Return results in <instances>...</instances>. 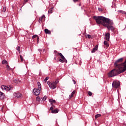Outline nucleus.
Returning <instances> with one entry per match:
<instances>
[{
	"mask_svg": "<svg viewBox=\"0 0 126 126\" xmlns=\"http://www.w3.org/2000/svg\"><path fill=\"white\" fill-rule=\"evenodd\" d=\"M94 18L97 24H100V25H103L104 27H106L108 31L111 30L113 32L115 30V28L113 26L114 22L111 19L102 16H94Z\"/></svg>",
	"mask_w": 126,
	"mask_h": 126,
	"instance_id": "obj_1",
	"label": "nucleus"
},
{
	"mask_svg": "<svg viewBox=\"0 0 126 126\" xmlns=\"http://www.w3.org/2000/svg\"><path fill=\"white\" fill-rule=\"evenodd\" d=\"M47 84L49 85L51 89H56V88H57V83H55L54 82H51L50 81H48Z\"/></svg>",
	"mask_w": 126,
	"mask_h": 126,
	"instance_id": "obj_4",
	"label": "nucleus"
},
{
	"mask_svg": "<svg viewBox=\"0 0 126 126\" xmlns=\"http://www.w3.org/2000/svg\"><path fill=\"white\" fill-rule=\"evenodd\" d=\"M52 107H53V108L55 109L56 106L55 105H54L53 104H52Z\"/></svg>",
	"mask_w": 126,
	"mask_h": 126,
	"instance_id": "obj_40",
	"label": "nucleus"
},
{
	"mask_svg": "<svg viewBox=\"0 0 126 126\" xmlns=\"http://www.w3.org/2000/svg\"><path fill=\"white\" fill-rule=\"evenodd\" d=\"M38 51H39V52H42V50H41V49H38Z\"/></svg>",
	"mask_w": 126,
	"mask_h": 126,
	"instance_id": "obj_42",
	"label": "nucleus"
},
{
	"mask_svg": "<svg viewBox=\"0 0 126 126\" xmlns=\"http://www.w3.org/2000/svg\"><path fill=\"white\" fill-rule=\"evenodd\" d=\"M17 50H18V52L20 51V47H19V46L18 47Z\"/></svg>",
	"mask_w": 126,
	"mask_h": 126,
	"instance_id": "obj_34",
	"label": "nucleus"
},
{
	"mask_svg": "<svg viewBox=\"0 0 126 126\" xmlns=\"http://www.w3.org/2000/svg\"><path fill=\"white\" fill-rule=\"evenodd\" d=\"M44 32H45L46 34H51V31L48 30V29H45L44 30Z\"/></svg>",
	"mask_w": 126,
	"mask_h": 126,
	"instance_id": "obj_13",
	"label": "nucleus"
},
{
	"mask_svg": "<svg viewBox=\"0 0 126 126\" xmlns=\"http://www.w3.org/2000/svg\"><path fill=\"white\" fill-rule=\"evenodd\" d=\"M118 12L120 13H122L123 14H125L126 13V12L125 11L119 10H118Z\"/></svg>",
	"mask_w": 126,
	"mask_h": 126,
	"instance_id": "obj_20",
	"label": "nucleus"
},
{
	"mask_svg": "<svg viewBox=\"0 0 126 126\" xmlns=\"http://www.w3.org/2000/svg\"><path fill=\"white\" fill-rule=\"evenodd\" d=\"M6 67L8 70H9V69H10V67L9 66V65H6Z\"/></svg>",
	"mask_w": 126,
	"mask_h": 126,
	"instance_id": "obj_27",
	"label": "nucleus"
},
{
	"mask_svg": "<svg viewBox=\"0 0 126 126\" xmlns=\"http://www.w3.org/2000/svg\"><path fill=\"white\" fill-rule=\"evenodd\" d=\"M54 9V7L50 8L48 10V13L52 14L53 13V10Z\"/></svg>",
	"mask_w": 126,
	"mask_h": 126,
	"instance_id": "obj_17",
	"label": "nucleus"
},
{
	"mask_svg": "<svg viewBox=\"0 0 126 126\" xmlns=\"http://www.w3.org/2000/svg\"><path fill=\"white\" fill-rule=\"evenodd\" d=\"M87 37H88V39H91V35L90 34H87Z\"/></svg>",
	"mask_w": 126,
	"mask_h": 126,
	"instance_id": "obj_28",
	"label": "nucleus"
},
{
	"mask_svg": "<svg viewBox=\"0 0 126 126\" xmlns=\"http://www.w3.org/2000/svg\"><path fill=\"white\" fill-rule=\"evenodd\" d=\"M50 111H54V107L51 106L50 109Z\"/></svg>",
	"mask_w": 126,
	"mask_h": 126,
	"instance_id": "obj_32",
	"label": "nucleus"
},
{
	"mask_svg": "<svg viewBox=\"0 0 126 126\" xmlns=\"http://www.w3.org/2000/svg\"><path fill=\"white\" fill-rule=\"evenodd\" d=\"M14 96L16 97V98H19L20 97H21V94L20 93H15L14 94Z\"/></svg>",
	"mask_w": 126,
	"mask_h": 126,
	"instance_id": "obj_11",
	"label": "nucleus"
},
{
	"mask_svg": "<svg viewBox=\"0 0 126 126\" xmlns=\"http://www.w3.org/2000/svg\"><path fill=\"white\" fill-rule=\"evenodd\" d=\"M79 6H81V4L80 3V4H79Z\"/></svg>",
	"mask_w": 126,
	"mask_h": 126,
	"instance_id": "obj_43",
	"label": "nucleus"
},
{
	"mask_svg": "<svg viewBox=\"0 0 126 126\" xmlns=\"http://www.w3.org/2000/svg\"><path fill=\"white\" fill-rule=\"evenodd\" d=\"M51 113L52 114H58V113H59V109H56L55 110H53L51 111Z\"/></svg>",
	"mask_w": 126,
	"mask_h": 126,
	"instance_id": "obj_14",
	"label": "nucleus"
},
{
	"mask_svg": "<svg viewBox=\"0 0 126 126\" xmlns=\"http://www.w3.org/2000/svg\"><path fill=\"white\" fill-rule=\"evenodd\" d=\"M110 32H107L105 34V39H106V41H110Z\"/></svg>",
	"mask_w": 126,
	"mask_h": 126,
	"instance_id": "obj_9",
	"label": "nucleus"
},
{
	"mask_svg": "<svg viewBox=\"0 0 126 126\" xmlns=\"http://www.w3.org/2000/svg\"><path fill=\"white\" fill-rule=\"evenodd\" d=\"M2 64H4L5 63H7V61L5 60H4L2 61Z\"/></svg>",
	"mask_w": 126,
	"mask_h": 126,
	"instance_id": "obj_22",
	"label": "nucleus"
},
{
	"mask_svg": "<svg viewBox=\"0 0 126 126\" xmlns=\"http://www.w3.org/2000/svg\"><path fill=\"white\" fill-rule=\"evenodd\" d=\"M54 53L55 54H57V53H58V51H57L56 50L54 51Z\"/></svg>",
	"mask_w": 126,
	"mask_h": 126,
	"instance_id": "obj_41",
	"label": "nucleus"
},
{
	"mask_svg": "<svg viewBox=\"0 0 126 126\" xmlns=\"http://www.w3.org/2000/svg\"><path fill=\"white\" fill-rule=\"evenodd\" d=\"M38 37V35L37 34H35L32 36V39H35V38H37Z\"/></svg>",
	"mask_w": 126,
	"mask_h": 126,
	"instance_id": "obj_26",
	"label": "nucleus"
},
{
	"mask_svg": "<svg viewBox=\"0 0 126 126\" xmlns=\"http://www.w3.org/2000/svg\"><path fill=\"white\" fill-rule=\"evenodd\" d=\"M59 61L60 62V63H64V60H63V59H62V58L61 59H59Z\"/></svg>",
	"mask_w": 126,
	"mask_h": 126,
	"instance_id": "obj_24",
	"label": "nucleus"
},
{
	"mask_svg": "<svg viewBox=\"0 0 126 126\" xmlns=\"http://www.w3.org/2000/svg\"><path fill=\"white\" fill-rule=\"evenodd\" d=\"M48 80H49V77H46L44 79V82H47V81H48Z\"/></svg>",
	"mask_w": 126,
	"mask_h": 126,
	"instance_id": "obj_23",
	"label": "nucleus"
},
{
	"mask_svg": "<svg viewBox=\"0 0 126 126\" xmlns=\"http://www.w3.org/2000/svg\"><path fill=\"white\" fill-rule=\"evenodd\" d=\"M49 102L51 103V105H53L54 104V103H56V100H54V99H50L49 100Z\"/></svg>",
	"mask_w": 126,
	"mask_h": 126,
	"instance_id": "obj_16",
	"label": "nucleus"
},
{
	"mask_svg": "<svg viewBox=\"0 0 126 126\" xmlns=\"http://www.w3.org/2000/svg\"><path fill=\"white\" fill-rule=\"evenodd\" d=\"M1 88L2 90H5L6 91H9L10 90V87H8L4 85H2Z\"/></svg>",
	"mask_w": 126,
	"mask_h": 126,
	"instance_id": "obj_6",
	"label": "nucleus"
},
{
	"mask_svg": "<svg viewBox=\"0 0 126 126\" xmlns=\"http://www.w3.org/2000/svg\"><path fill=\"white\" fill-rule=\"evenodd\" d=\"M120 85V82L118 81H114L112 83V87H113V88H119Z\"/></svg>",
	"mask_w": 126,
	"mask_h": 126,
	"instance_id": "obj_5",
	"label": "nucleus"
},
{
	"mask_svg": "<svg viewBox=\"0 0 126 126\" xmlns=\"http://www.w3.org/2000/svg\"><path fill=\"white\" fill-rule=\"evenodd\" d=\"M74 94H75V91H73L71 93V95H69V98H71V97H73V95H74Z\"/></svg>",
	"mask_w": 126,
	"mask_h": 126,
	"instance_id": "obj_18",
	"label": "nucleus"
},
{
	"mask_svg": "<svg viewBox=\"0 0 126 126\" xmlns=\"http://www.w3.org/2000/svg\"><path fill=\"white\" fill-rule=\"evenodd\" d=\"M123 60V58H120L115 62L114 65L116 68L112 69L108 73V77H115V76L121 74L122 72H125V71H124V69H123V67L120 65V63H122Z\"/></svg>",
	"mask_w": 126,
	"mask_h": 126,
	"instance_id": "obj_2",
	"label": "nucleus"
},
{
	"mask_svg": "<svg viewBox=\"0 0 126 126\" xmlns=\"http://www.w3.org/2000/svg\"><path fill=\"white\" fill-rule=\"evenodd\" d=\"M45 18H46V17H45V15H43L41 16L40 17H39V19L38 20V22H39V23L44 22V21H45Z\"/></svg>",
	"mask_w": 126,
	"mask_h": 126,
	"instance_id": "obj_7",
	"label": "nucleus"
},
{
	"mask_svg": "<svg viewBox=\"0 0 126 126\" xmlns=\"http://www.w3.org/2000/svg\"><path fill=\"white\" fill-rule=\"evenodd\" d=\"M88 94H89V96H92V92H89Z\"/></svg>",
	"mask_w": 126,
	"mask_h": 126,
	"instance_id": "obj_31",
	"label": "nucleus"
},
{
	"mask_svg": "<svg viewBox=\"0 0 126 126\" xmlns=\"http://www.w3.org/2000/svg\"><path fill=\"white\" fill-rule=\"evenodd\" d=\"M29 0H24V2H28V1H29Z\"/></svg>",
	"mask_w": 126,
	"mask_h": 126,
	"instance_id": "obj_38",
	"label": "nucleus"
},
{
	"mask_svg": "<svg viewBox=\"0 0 126 126\" xmlns=\"http://www.w3.org/2000/svg\"><path fill=\"white\" fill-rule=\"evenodd\" d=\"M97 50H98V45H96L95 47L93 48V50L91 51V53H95V52H96V51H97Z\"/></svg>",
	"mask_w": 126,
	"mask_h": 126,
	"instance_id": "obj_12",
	"label": "nucleus"
},
{
	"mask_svg": "<svg viewBox=\"0 0 126 126\" xmlns=\"http://www.w3.org/2000/svg\"><path fill=\"white\" fill-rule=\"evenodd\" d=\"M36 100H38L39 101V100H40V97L37 96L36 97Z\"/></svg>",
	"mask_w": 126,
	"mask_h": 126,
	"instance_id": "obj_36",
	"label": "nucleus"
},
{
	"mask_svg": "<svg viewBox=\"0 0 126 126\" xmlns=\"http://www.w3.org/2000/svg\"><path fill=\"white\" fill-rule=\"evenodd\" d=\"M2 11V12H5V11H6V7H3Z\"/></svg>",
	"mask_w": 126,
	"mask_h": 126,
	"instance_id": "obj_25",
	"label": "nucleus"
},
{
	"mask_svg": "<svg viewBox=\"0 0 126 126\" xmlns=\"http://www.w3.org/2000/svg\"><path fill=\"white\" fill-rule=\"evenodd\" d=\"M98 10H100V8H98Z\"/></svg>",
	"mask_w": 126,
	"mask_h": 126,
	"instance_id": "obj_44",
	"label": "nucleus"
},
{
	"mask_svg": "<svg viewBox=\"0 0 126 126\" xmlns=\"http://www.w3.org/2000/svg\"><path fill=\"white\" fill-rule=\"evenodd\" d=\"M108 41H109L105 40L103 42L104 45H105V46H106V47H107V48L109 47V46H110L109 43H108Z\"/></svg>",
	"mask_w": 126,
	"mask_h": 126,
	"instance_id": "obj_15",
	"label": "nucleus"
},
{
	"mask_svg": "<svg viewBox=\"0 0 126 126\" xmlns=\"http://www.w3.org/2000/svg\"><path fill=\"white\" fill-rule=\"evenodd\" d=\"M74 2H77V1H78L79 0H73Z\"/></svg>",
	"mask_w": 126,
	"mask_h": 126,
	"instance_id": "obj_37",
	"label": "nucleus"
},
{
	"mask_svg": "<svg viewBox=\"0 0 126 126\" xmlns=\"http://www.w3.org/2000/svg\"><path fill=\"white\" fill-rule=\"evenodd\" d=\"M36 38H37V42H39V36H37V37H36Z\"/></svg>",
	"mask_w": 126,
	"mask_h": 126,
	"instance_id": "obj_39",
	"label": "nucleus"
},
{
	"mask_svg": "<svg viewBox=\"0 0 126 126\" xmlns=\"http://www.w3.org/2000/svg\"><path fill=\"white\" fill-rule=\"evenodd\" d=\"M99 117H101V114H96L95 116V119H98V118H99Z\"/></svg>",
	"mask_w": 126,
	"mask_h": 126,
	"instance_id": "obj_21",
	"label": "nucleus"
},
{
	"mask_svg": "<svg viewBox=\"0 0 126 126\" xmlns=\"http://www.w3.org/2000/svg\"><path fill=\"white\" fill-rule=\"evenodd\" d=\"M21 62H23V57L21 55L20 56Z\"/></svg>",
	"mask_w": 126,
	"mask_h": 126,
	"instance_id": "obj_29",
	"label": "nucleus"
},
{
	"mask_svg": "<svg viewBox=\"0 0 126 126\" xmlns=\"http://www.w3.org/2000/svg\"><path fill=\"white\" fill-rule=\"evenodd\" d=\"M5 97V95H4V94L3 93H2L0 92V100H3Z\"/></svg>",
	"mask_w": 126,
	"mask_h": 126,
	"instance_id": "obj_10",
	"label": "nucleus"
},
{
	"mask_svg": "<svg viewBox=\"0 0 126 126\" xmlns=\"http://www.w3.org/2000/svg\"><path fill=\"white\" fill-rule=\"evenodd\" d=\"M72 81H73L74 84H76V81H75V80H72Z\"/></svg>",
	"mask_w": 126,
	"mask_h": 126,
	"instance_id": "obj_35",
	"label": "nucleus"
},
{
	"mask_svg": "<svg viewBox=\"0 0 126 126\" xmlns=\"http://www.w3.org/2000/svg\"><path fill=\"white\" fill-rule=\"evenodd\" d=\"M13 82L17 84V83L20 82V81L18 79H16L13 80Z\"/></svg>",
	"mask_w": 126,
	"mask_h": 126,
	"instance_id": "obj_19",
	"label": "nucleus"
},
{
	"mask_svg": "<svg viewBox=\"0 0 126 126\" xmlns=\"http://www.w3.org/2000/svg\"><path fill=\"white\" fill-rule=\"evenodd\" d=\"M59 80H56L55 81V82H54V83H57V84H58V83H59Z\"/></svg>",
	"mask_w": 126,
	"mask_h": 126,
	"instance_id": "obj_33",
	"label": "nucleus"
},
{
	"mask_svg": "<svg viewBox=\"0 0 126 126\" xmlns=\"http://www.w3.org/2000/svg\"><path fill=\"white\" fill-rule=\"evenodd\" d=\"M37 86L38 89H34L32 91V92L35 96L40 95V93H41V90H42V85L39 82H37Z\"/></svg>",
	"mask_w": 126,
	"mask_h": 126,
	"instance_id": "obj_3",
	"label": "nucleus"
},
{
	"mask_svg": "<svg viewBox=\"0 0 126 126\" xmlns=\"http://www.w3.org/2000/svg\"><path fill=\"white\" fill-rule=\"evenodd\" d=\"M58 55H59L60 57H61V59L62 60H63V61H64V63H67V60H66L65 58H64V56H63V54H62L61 53H58Z\"/></svg>",
	"mask_w": 126,
	"mask_h": 126,
	"instance_id": "obj_8",
	"label": "nucleus"
},
{
	"mask_svg": "<svg viewBox=\"0 0 126 126\" xmlns=\"http://www.w3.org/2000/svg\"><path fill=\"white\" fill-rule=\"evenodd\" d=\"M46 99H47V96H44L42 99L43 101H46Z\"/></svg>",
	"mask_w": 126,
	"mask_h": 126,
	"instance_id": "obj_30",
	"label": "nucleus"
}]
</instances>
